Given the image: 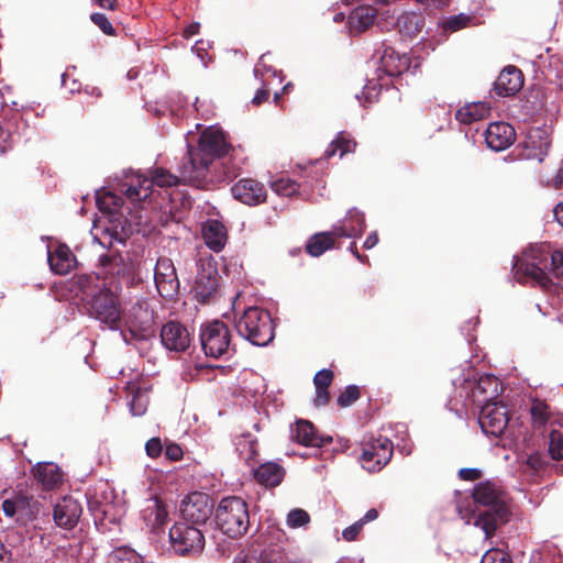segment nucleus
<instances>
[{
	"instance_id": "nucleus-53",
	"label": "nucleus",
	"mask_w": 563,
	"mask_h": 563,
	"mask_svg": "<svg viewBox=\"0 0 563 563\" xmlns=\"http://www.w3.org/2000/svg\"><path fill=\"white\" fill-rule=\"evenodd\" d=\"M165 456L170 461H179L183 457V450L178 444H167L165 448Z\"/></svg>"
},
{
	"instance_id": "nucleus-17",
	"label": "nucleus",
	"mask_w": 563,
	"mask_h": 563,
	"mask_svg": "<svg viewBox=\"0 0 563 563\" xmlns=\"http://www.w3.org/2000/svg\"><path fill=\"white\" fill-rule=\"evenodd\" d=\"M233 197L242 203L255 206L266 199V190L263 184L252 179L244 178L231 187Z\"/></svg>"
},
{
	"instance_id": "nucleus-48",
	"label": "nucleus",
	"mask_w": 563,
	"mask_h": 563,
	"mask_svg": "<svg viewBox=\"0 0 563 563\" xmlns=\"http://www.w3.org/2000/svg\"><path fill=\"white\" fill-rule=\"evenodd\" d=\"M360 397V390L356 386H347L345 390L338 397V404L341 407H347L352 405Z\"/></svg>"
},
{
	"instance_id": "nucleus-64",
	"label": "nucleus",
	"mask_w": 563,
	"mask_h": 563,
	"mask_svg": "<svg viewBox=\"0 0 563 563\" xmlns=\"http://www.w3.org/2000/svg\"><path fill=\"white\" fill-rule=\"evenodd\" d=\"M350 251L360 260L362 261V257L361 255L357 253L356 251V244L353 242L351 245H350Z\"/></svg>"
},
{
	"instance_id": "nucleus-52",
	"label": "nucleus",
	"mask_w": 563,
	"mask_h": 563,
	"mask_svg": "<svg viewBox=\"0 0 563 563\" xmlns=\"http://www.w3.org/2000/svg\"><path fill=\"white\" fill-rule=\"evenodd\" d=\"M376 3H387L389 0H374ZM417 3L430 9H442L449 4V0H415Z\"/></svg>"
},
{
	"instance_id": "nucleus-11",
	"label": "nucleus",
	"mask_w": 563,
	"mask_h": 563,
	"mask_svg": "<svg viewBox=\"0 0 563 563\" xmlns=\"http://www.w3.org/2000/svg\"><path fill=\"white\" fill-rule=\"evenodd\" d=\"M350 218H355L360 223V228H346L345 225H333L329 232L314 234L307 244V252L312 256H320L327 250L331 249L336 238H356L361 235L365 229V219L356 211H351Z\"/></svg>"
},
{
	"instance_id": "nucleus-37",
	"label": "nucleus",
	"mask_w": 563,
	"mask_h": 563,
	"mask_svg": "<svg viewBox=\"0 0 563 563\" xmlns=\"http://www.w3.org/2000/svg\"><path fill=\"white\" fill-rule=\"evenodd\" d=\"M474 16L466 13H460L443 19L440 23L444 32H457L472 24Z\"/></svg>"
},
{
	"instance_id": "nucleus-27",
	"label": "nucleus",
	"mask_w": 563,
	"mask_h": 563,
	"mask_svg": "<svg viewBox=\"0 0 563 563\" xmlns=\"http://www.w3.org/2000/svg\"><path fill=\"white\" fill-rule=\"evenodd\" d=\"M48 263L54 273L65 275L75 266V257L67 245L60 244L48 252Z\"/></svg>"
},
{
	"instance_id": "nucleus-10",
	"label": "nucleus",
	"mask_w": 563,
	"mask_h": 563,
	"mask_svg": "<svg viewBox=\"0 0 563 563\" xmlns=\"http://www.w3.org/2000/svg\"><path fill=\"white\" fill-rule=\"evenodd\" d=\"M197 267V275L191 291L199 302L205 303L212 299L219 289L217 263L214 258L209 255L200 257Z\"/></svg>"
},
{
	"instance_id": "nucleus-19",
	"label": "nucleus",
	"mask_w": 563,
	"mask_h": 563,
	"mask_svg": "<svg viewBox=\"0 0 563 563\" xmlns=\"http://www.w3.org/2000/svg\"><path fill=\"white\" fill-rule=\"evenodd\" d=\"M161 339L164 346L170 351H185L190 344L187 329L178 322L170 321L161 330Z\"/></svg>"
},
{
	"instance_id": "nucleus-34",
	"label": "nucleus",
	"mask_w": 563,
	"mask_h": 563,
	"mask_svg": "<svg viewBox=\"0 0 563 563\" xmlns=\"http://www.w3.org/2000/svg\"><path fill=\"white\" fill-rule=\"evenodd\" d=\"M333 379V374L329 369L319 371L313 378L316 386L314 404L317 406H324L329 401L328 387Z\"/></svg>"
},
{
	"instance_id": "nucleus-47",
	"label": "nucleus",
	"mask_w": 563,
	"mask_h": 563,
	"mask_svg": "<svg viewBox=\"0 0 563 563\" xmlns=\"http://www.w3.org/2000/svg\"><path fill=\"white\" fill-rule=\"evenodd\" d=\"M481 563H512L510 556L499 549H489L483 555Z\"/></svg>"
},
{
	"instance_id": "nucleus-40",
	"label": "nucleus",
	"mask_w": 563,
	"mask_h": 563,
	"mask_svg": "<svg viewBox=\"0 0 563 563\" xmlns=\"http://www.w3.org/2000/svg\"><path fill=\"white\" fill-rule=\"evenodd\" d=\"M499 393V380L495 376L486 375L478 379L473 394H483L486 398H493Z\"/></svg>"
},
{
	"instance_id": "nucleus-41",
	"label": "nucleus",
	"mask_w": 563,
	"mask_h": 563,
	"mask_svg": "<svg viewBox=\"0 0 563 563\" xmlns=\"http://www.w3.org/2000/svg\"><path fill=\"white\" fill-rule=\"evenodd\" d=\"M109 563H143V559L133 549L120 547L112 551Z\"/></svg>"
},
{
	"instance_id": "nucleus-59",
	"label": "nucleus",
	"mask_w": 563,
	"mask_h": 563,
	"mask_svg": "<svg viewBox=\"0 0 563 563\" xmlns=\"http://www.w3.org/2000/svg\"><path fill=\"white\" fill-rule=\"evenodd\" d=\"M92 1L102 9L114 10L117 8V0H92Z\"/></svg>"
},
{
	"instance_id": "nucleus-14",
	"label": "nucleus",
	"mask_w": 563,
	"mask_h": 563,
	"mask_svg": "<svg viewBox=\"0 0 563 563\" xmlns=\"http://www.w3.org/2000/svg\"><path fill=\"white\" fill-rule=\"evenodd\" d=\"M509 422L506 406L501 402L487 400L482 407L478 423L485 434L499 437Z\"/></svg>"
},
{
	"instance_id": "nucleus-30",
	"label": "nucleus",
	"mask_w": 563,
	"mask_h": 563,
	"mask_svg": "<svg viewBox=\"0 0 563 563\" xmlns=\"http://www.w3.org/2000/svg\"><path fill=\"white\" fill-rule=\"evenodd\" d=\"M490 113V106L487 102L478 101L465 104L457 110L455 118L463 124H471L474 121L483 120Z\"/></svg>"
},
{
	"instance_id": "nucleus-60",
	"label": "nucleus",
	"mask_w": 563,
	"mask_h": 563,
	"mask_svg": "<svg viewBox=\"0 0 563 563\" xmlns=\"http://www.w3.org/2000/svg\"><path fill=\"white\" fill-rule=\"evenodd\" d=\"M378 517V511L374 508L367 510V512L364 515L363 518L360 519V521L365 525L367 522H371L375 520Z\"/></svg>"
},
{
	"instance_id": "nucleus-35",
	"label": "nucleus",
	"mask_w": 563,
	"mask_h": 563,
	"mask_svg": "<svg viewBox=\"0 0 563 563\" xmlns=\"http://www.w3.org/2000/svg\"><path fill=\"white\" fill-rule=\"evenodd\" d=\"M130 388L131 399L129 401L130 411L133 416H143L147 410L148 395L145 390L140 388L134 389V386Z\"/></svg>"
},
{
	"instance_id": "nucleus-25",
	"label": "nucleus",
	"mask_w": 563,
	"mask_h": 563,
	"mask_svg": "<svg viewBox=\"0 0 563 563\" xmlns=\"http://www.w3.org/2000/svg\"><path fill=\"white\" fill-rule=\"evenodd\" d=\"M2 510L7 517H16V520L19 521L22 518H30L34 515L35 504L31 497L18 494L3 500Z\"/></svg>"
},
{
	"instance_id": "nucleus-22",
	"label": "nucleus",
	"mask_w": 563,
	"mask_h": 563,
	"mask_svg": "<svg viewBox=\"0 0 563 563\" xmlns=\"http://www.w3.org/2000/svg\"><path fill=\"white\" fill-rule=\"evenodd\" d=\"M551 145V140L545 130L532 129L525 141L526 158H536L542 162Z\"/></svg>"
},
{
	"instance_id": "nucleus-43",
	"label": "nucleus",
	"mask_w": 563,
	"mask_h": 563,
	"mask_svg": "<svg viewBox=\"0 0 563 563\" xmlns=\"http://www.w3.org/2000/svg\"><path fill=\"white\" fill-rule=\"evenodd\" d=\"M298 184L289 178H280L272 184V189L279 196L289 197L298 191Z\"/></svg>"
},
{
	"instance_id": "nucleus-36",
	"label": "nucleus",
	"mask_w": 563,
	"mask_h": 563,
	"mask_svg": "<svg viewBox=\"0 0 563 563\" xmlns=\"http://www.w3.org/2000/svg\"><path fill=\"white\" fill-rule=\"evenodd\" d=\"M89 505L96 518L109 519V521H114L121 512L113 503L107 500H93L90 501Z\"/></svg>"
},
{
	"instance_id": "nucleus-23",
	"label": "nucleus",
	"mask_w": 563,
	"mask_h": 563,
	"mask_svg": "<svg viewBox=\"0 0 563 563\" xmlns=\"http://www.w3.org/2000/svg\"><path fill=\"white\" fill-rule=\"evenodd\" d=\"M201 233L206 245L213 252L222 251L227 244V228L218 219H208L202 224Z\"/></svg>"
},
{
	"instance_id": "nucleus-57",
	"label": "nucleus",
	"mask_w": 563,
	"mask_h": 563,
	"mask_svg": "<svg viewBox=\"0 0 563 563\" xmlns=\"http://www.w3.org/2000/svg\"><path fill=\"white\" fill-rule=\"evenodd\" d=\"M93 240H95L96 242H98V243H99L100 245H102V246H108V245H111V243H112V236L109 234V231H108V230H106V231L103 232V235H102L101 238H99V236L95 235V236H93Z\"/></svg>"
},
{
	"instance_id": "nucleus-54",
	"label": "nucleus",
	"mask_w": 563,
	"mask_h": 563,
	"mask_svg": "<svg viewBox=\"0 0 563 563\" xmlns=\"http://www.w3.org/2000/svg\"><path fill=\"white\" fill-rule=\"evenodd\" d=\"M351 211H356L358 214H361L364 218V214L362 212H360L356 208H352L349 210L345 219H343L342 221H339L335 225H345L346 228L354 227V228L358 229L360 223L357 222V220L355 218H353V219L350 218Z\"/></svg>"
},
{
	"instance_id": "nucleus-42",
	"label": "nucleus",
	"mask_w": 563,
	"mask_h": 563,
	"mask_svg": "<svg viewBox=\"0 0 563 563\" xmlns=\"http://www.w3.org/2000/svg\"><path fill=\"white\" fill-rule=\"evenodd\" d=\"M235 563H282V555L273 550H264L257 555L242 556L235 559Z\"/></svg>"
},
{
	"instance_id": "nucleus-46",
	"label": "nucleus",
	"mask_w": 563,
	"mask_h": 563,
	"mask_svg": "<svg viewBox=\"0 0 563 563\" xmlns=\"http://www.w3.org/2000/svg\"><path fill=\"white\" fill-rule=\"evenodd\" d=\"M549 452L554 460L563 459V435L558 431L550 434Z\"/></svg>"
},
{
	"instance_id": "nucleus-28",
	"label": "nucleus",
	"mask_w": 563,
	"mask_h": 563,
	"mask_svg": "<svg viewBox=\"0 0 563 563\" xmlns=\"http://www.w3.org/2000/svg\"><path fill=\"white\" fill-rule=\"evenodd\" d=\"M253 474L260 484L266 487H275L283 481L285 472L277 463L267 462L256 468L253 467Z\"/></svg>"
},
{
	"instance_id": "nucleus-15",
	"label": "nucleus",
	"mask_w": 563,
	"mask_h": 563,
	"mask_svg": "<svg viewBox=\"0 0 563 563\" xmlns=\"http://www.w3.org/2000/svg\"><path fill=\"white\" fill-rule=\"evenodd\" d=\"M212 505L205 493L195 492L188 495L180 505V514L185 520L194 523H205L210 517Z\"/></svg>"
},
{
	"instance_id": "nucleus-24",
	"label": "nucleus",
	"mask_w": 563,
	"mask_h": 563,
	"mask_svg": "<svg viewBox=\"0 0 563 563\" xmlns=\"http://www.w3.org/2000/svg\"><path fill=\"white\" fill-rule=\"evenodd\" d=\"M523 85V77L520 69L508 66L501 70L495 81V89L499 96L508 97L518 92Z\"/></svg>"
},
{
	"instance_id": "nucleus-63",
	"label": "nucleus",
	"mask_w": 563,
	"mask_h": 563,
	"mask_svg": "<svg viewBox=\"0 0 563 563\" xmlns=\"http://www.w3.org/2000/svg\"><path fill=\"white\" fill-rule=\"evenodd\" d=\"M199 23H192L190 24L186 30H185V34L187 37H190V36H194L195 34L198 33L199 31Z\"/></svg>"
},
{
	"instance_id": "nucleus-44",
	"label": "nucleus",
	"mask_w": 563,
	"mask_h": 563,
	"mask_svg": "<svg viewBox=\"0 0 563 563\" xmlns=\"http://www.w3.org/2000/svg\"><path fill=\"white\" fill-rule=\"evenodd\" d=\"M309 520L308 512L300 508L292 509L287 515V525L294 529L306 526Z\"/></svg>"
},
{
	"instance_id": "nucleus-29",
	"label": "nucleus",
	"mask_w": 563,
	"mask_h": 563,
	"mask_svg": "<svg viewBox=\"0 0 563 563\" xmlns=\"http://www.w3.org/2000/svg\"><path fill=\"white\" fill-rule=\"evenodd\" d=\"M33 474L46 489L55 488L60 484L63 478L60 468L56 464L49 462L37 463L33 468Z\"/></svg>"
},
{
	"instance_id": "nucleus-45",
	"label": "nucleus",
	"mask_w": 563,
	"mask_h": 563,
	"mask_svg": "<svg viewBox=\"0 0 563 563\" xmlns=\"http://www.w3.org/2000/svg\"><path fill=\"white\" fill-rule=\"evenodd\" d=\"M531 416L538 426H543L549 419V406L543 401H534L531 407Z\"/></svg>"
},
{
	"instance_id": "nucleus-12",
	"label": "nucleus",
	"mask_w": 563,
	"mask_h": 563,
	"mask_svg": "<svg viewBox=\"0 0 563 563\" xmlns=\"http://www.w3.org/2000/svg\"><path fill=\"white\" fill-rule=\"evenodd\" d=\"M169 541L173 550L181 555L199 553L205 547L202 532L185 522L175 523L169 529Z\"/></svg>"
},
{
	"instance_id": "nucleus-26",
	"label": "nucleus",
	"mask_w": 563,
	"mask_h": 563,
	"mask_svg": "<svg viewBox=\"0 0 563 563\" xmlns=\"http://www.w3.org/2000/svg\"><path fill=\"white\" fill-rule=\"evenodd\" d=\"M409 67L410 58L406 54H400L391 47L384 49L380 56L379 69L386 75L390 77L399 76L409 70Z\"/></svg>"
},
{
	"instance_id": "nucleus-32",
	"label": "nucleus",
	"mask_w": 563,
	"mask_h": 563,
	"mask_svg": "<svg viewBox=\"0 0 563 563\" xmlns=\"http://www.w3.org/2000/svg\"><path fill=\"white\" fill-rule=\"evenodd\" d=\"M377 12L372 7H358L350 15V25L353 31L364 32L374 23Z\"/></svg>"
},
{
	"instance_id": "nucleus-62",
	"label": "nucleus",
	"mask_w": 563,
	"mask_h": 563,
	"mask_svg": "<svg viewBox=\"0 0 563 563\" xmlns=\"http://www.w3.org/2000/svg\"><path fill=\"white\" fill-rule=\"evenodd\" d=\"M556 221L563 227V202L559 203L554 209Z\"/></svg>"
},
{
	"instance_id": "nucleus-49",
	"label": "nucleus",
	"mask_w": 563,
	"mask_h": 563,
	"mask_svg": "<svg viewBox=\"0 0 563 563\" xmlns=\"http://www.w3.org/2000/svg\"><path fill=\"white\" fill-rule=\"evenodd\" d=\"M90 19L104 34L112 35L114 33L111 22L103 13H92Z\"/></svg>"
},
{
	"instance_id": "nucleus-13",
	"label": "nucleus",
	"mask_w": 563,
	"mask_h": 563,
	"mask_svg": "<svg viewBox=\"0 0 563 563\" xmlns=\"http://www.w3.org/2000/svg\"><path fill=\"white\" fill-rule=\"evenodd\" d=\"M393 456V443L386 437L372 438L363 445L362 466L368 472L380 471Z\"/></svg>"
},
{
	"instance_id": "nucleus-5",
	"label": "nucleus",
	"mask_w": 563,
	"mask_h": 563,
	"mask_svg": "<svg viewBox=\"0 0 563 563\" xmlns=\"http://www.w3.org/2000/svg\"><path fill=\"white\" fill-rule=\"evenodd\" d=\"M216 521L222 532L231 538L244 534L250 525L246 503L236 496L221 499L216 510Z\"/></svg>"
},
{
	"instance_id": "nucleus-33",
	"label": "nucleus",
	"mask_w": 563,
	"mask_h": 563,
	"mask_svg": "<svg viewBox=\"0 0 563 563\" xmlns=\"http://www.w3.org/2000/svg\"><path fill=\"white\" fill-rule=\"evenodd\" d=\"M168 512L163 504L154 500L144 509V519L152 530H157L166 523Z\"/></svg>"
},
{
	"instance_id": "nucleus-55",
	"label": "nucleus",
	"mask_w": 563,
	"mask_h": 563,
	"mask_svg": "<svg viewBox=\"0 0 563 563\" xmlns=\"http://www.w3.org/2000/svg\"><path fill=\"white\" fill-rule=\"evenodd\" d=\"M459 475L462 479L475 481L481 476V472L477 468H462L460 470Z\"/></svg>"
},
{
	"instance_id": "nucleus-8",
	"label": "nucleus",
	"mask_w": 563,
	"mask_h": 563,
	"mask_svg": "<svg viewBox=\"0 0 563 563\" xmlns=\"http://www.w3.org/2000/svg\"><path fill=\"white\" fill-rule=\"evenodd\" d=\"M200 342L207 356L218 358L234 352L230 329L220 320H212L201 325Z\"/></svg>"
},
{
	"instance_id": "nucleus-9",
	"label": "nucleus",
	"mask_w": 563,
	"mask_h": 563,
	"mask_svg": "<svg viewBox=\"0 0 563 563\" xmlns=\"http://www.w3.org/2000/svg\"><path fill=\"white\" fill-rule=\"evenodd\" d=\"M121 321L137 340H146L154 334V313L146 300H137L122 311Z\"/></svg>"
},
{
	"instance_id": "nucleus-16",
	"label": "nucleus",
	"mask_w": 563,
	"mask_h": 563,
	"mask_svg": "<svg viewBox=\"0 0 563 563\" xmlns=\"http://www.w3.org/2000/svg\"><path fill=\"white\" fill-rule=\"evenodd\" d=\"M156 288L162 297L172 298L179 289V280L172 260L161 257L157 260L154 271Z\"/></svg>"
},
{
	"instance_id": "nucleus-39",
	"label": "nucleus",
	"mask_w": 563,
	"mask_h": 563,
	"mask_svg": "<svg viewBox=\"0 0 563 563\" xmlns=\"http://www.w3.org/2000/svg\"><path fill=\"white\" fill-rule=\"evenodd\" d=\"M356 143L353 140L349 139L343 133H340L327 148L325 157L330 158L334 156L338 151H340V157H342L345 153L353 152Z\"/></svg>"
},
{
	"instance_id": "nucleus-51",
	"label": "nucleus",
	"mask_w": 563,
	"mask_h": 563,
	"mask_svg": "<svg viewBox=\"0 0 563 563\" xmlns=\"http://www.w3.org/2000/svg\"><path fill=\"white\" fill-rule=\"evenodd\" d=\"M364 525L357 520L353 525L345 528L342 532V537L346 541H353L357 538L358 533L362 531Z\"/></svg>"
},
{
	"instance_id": "nucleus-18",
	"label": "nucleus",
	"mask_w": 563,
	"mask_h": 563,
	"mask_svg": "<svg viewBox=\"0 0 563 563\" xmlns=\"http://www.w3.org/2000/svg\"><path fill=\"white\" fill-rule=\"evenodd\" d=\"M515 139V129L506 122L490 123L485 132L487 146L496 152L508 148Z\"/></svg>"
},
{
	"instance_id": "nucleus-21",
	"label": "nucleus",
	"mask_w": 563,
	"mask_h": 563,
	"mask_svg": "<svg viewBox=\"0 0 563 563\" xmlns=\"http://www.w3.org/2000/svg\"><path fill=\"white\" fill-rule=\"evenodd\" d=\"M81 515V506L73 497H65L54 507V520L57 526L73 528Z\"/></svg>"
},
{
	"instance_id": "nucleus-3",
	"label": "nucleus",
	"mask_w": 563,
	"mask_h": 563,
	"mask_svg": "<svg viewBox=\"0 0 563 563\" xmlns=\"http://www.w3.org/2000/svg\"><path fill=\"white\" fill-rule=\"evenodd\" d=\"M474 503L478 506L487 507L486 510H472L468 515H464L460 509L461 517L471 522L474 519V526L481 528L485 538L494 536L498 525L506 521L508 509L499 501L498 489L489 482L479 483L473 490Z\"/></svg>"
},
{
	"instance_id": "nucleus-31",
	"label": "nucleus",
	"mask_w": 563,
	"mask_h": 563,
	"mask_svg": "<svg viewBox=\"0 0 563 563\" xmlns=\"http://www.w3.org/2000/svg\"><path fill=\"white\" fill-rule=\"evenodd\" d=\"M235 449L239 456L250 466L257 462V440L251 434H241L235 439Z\"/></svg>"
},
{
	"instance_id": "nucleus-56",
	"label": "nucleus",
	"mask_w": 563,
	"mask_h": 563,
	"mask_svg": "<svg viewBox=\"0 0 563 563\" xmlns=\"http://www.w3.org/2000/svg\"><path fill=\"white\" fill-rule=\"evenodd\" d=\"M269 91L266 88L258 89L252 99V103L260 106L263 101L267 100Z\"/></svg>"
},
{
	"instance_id": "nucleus-7",
	"label": "nucleus",
	"mask_w": 563,
	"mask_h": 563,
	"mask_svg": "<svg viewBox=\"0 0 563 563\" xmlns=\"http://www.w3.org/2000/svg\"><path fill=\"white\" fill-rule=\"evenodd\" d=\"M178 184V177L169 172L157 168L153 172L152 177L147 178L140 173H131L126 175L125 187L126 197L135 202H140L150 198L153 185L159 187H172Z\"/></svg>"
},
{
	"instance_id": "nucleus-38",
	"label": "nucleus",
	"mask_w": 563,
	"mask_h": 563,
	"mask_svg": "<svg viewBox=\"0 0 563 563\" xmlns=\"http://www.w3.org/2000/svg\"><path fill=\"white\" fill-rule=\"evenodd\" d=\"M398 26L400 32L413 36L422 30L423 20L417 14L406 13L398 19Z\"/></svg>"
},
{
	"instance_id": "nucleus-50",
	"label": "nucleus",
	"mask_w": 563,
	"mask_h": 563,
	"mask_svg": "<svg viewBox=\"0 0 563 563\" xmlns=\"http://www.w3.org/2000/svg\"><path fill=\"white\" fill-rule=\"evenodd\" d=\"M162 450L163 445L158 438H152L145 444V451L150 457H157L162 453Z\"/></svg>"
},
{
	"instance_id": "nucleus-4",
	"label": "nucleus",
	"mask_w": 563,
	"mask_h": 563,
	"mask_svg": "<svg viewBox=\"0 0 563 563\" xmlns=\"http://www.w3.org/2000/svg\"><path fill=\"white\" fill-rule=\"evenodd\" d=\"M239 334L254 345L265 346L274 339L271 314L258 307L247 308L236 320Z\"/></svg>"
},
{
	"instance_id": "nucleus-1",
	"label": "nucleus",
	"mask_w": 563,
	"mask_h": 563,
	"mask_svg": "<svg viewBox=\"0 0 563 563\" xmlns=\"http://www.w3.org/2000/svg\"><path fill=\"white\" fill-rule=\"evenodd\" d=\"M515 277L520 283L531 282L542 288L563 277V253L549 245L536 244L527 249L514 264Z\"/></svg>"
},
{
	"instance_id": "nucleus-61",
	"label": "nucleus",
	"mask_w": 563,
	"mask_h": 563,
	"mask_svg": "<svg viewBox=\"0 0 563 563\" xmlns=\"http://www.w3.org/2000/svg\"><path fill=\"white\" fill-rule=\"evenodd\" d=\"M562 185H563V168H560L558 170V174L555 175V177L552 180V186L554 188H560Z\"/></svg>"
},
{
	"instance_id": "nucleus-6",
	"label": "nucleus",
	"mask_w": 563,
	"mask_h": 563,
	"mask_svg": "<svg viewBox=\"0 0 563 563\" xmlns=\"http://www.w3.org/2000/svg\"><path fill=\"white\" fill-rule=\"evenodd\" d=\"M89 313L110 329H117L121 322L122 310L118 287H99L87 300Z\"/></svg>"
},
{
	"instance_id": "nucleus-2",
	"label": "nucleus",
	"mask_w": 563,
	"mask_h": 563,
	"mask_svg": "<svg viewBox=\"0 0 563 563\" xmlns=\"http://www.w3.org/2000/svg\"><path fill=\"white\" fill-rule=\"evenodd\" d=\"M229 144L223 132L217 126L206 129L196 150L188 147V154L180 166L184 180L200 186L207 178L209 166L217 157L227 154Z\"/></svg>"
},
{
	"instance_id": "nucleus-58",
	"label": "nucleus",
	"mask_w": 563,
	"mask_h": 563,
	"mask_svg": "<svg viewBox=\"0 0 563 563\" xmlns=\"http://www.w3.org/2000/svg\"><path fill=\"white\" fill-rule=\"evenodd\" d=\"M378 243V236L376 232H372L364 242V249L371 250Z\"/></svg>"
},
{
	"instance_id": "nucleus-20",
	"label": "nucleus",
	"mask_w": 563,
	"mask_h": 563,
	"mask_svg": "<svg viewBox=\"0 0 563 563\" xmlns=\"http://www.w3.org/2000/svg\"><path fill=\"white\" fill-rule=\"evenodd\" d=\"M290 438L301 445L314 448H320L332 441L331 437H320L314 431L313 424L308 420H298L290 429Z\"/></svg>"
}]
</instances>
